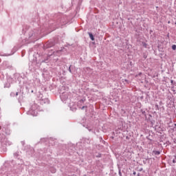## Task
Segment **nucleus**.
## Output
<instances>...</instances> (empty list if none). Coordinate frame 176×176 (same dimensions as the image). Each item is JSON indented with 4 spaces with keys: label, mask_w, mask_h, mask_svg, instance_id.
Listing matches in <instances>:
<instances>
[{
    "label": "nucleus",
    "mask_w": 176,
    "mask_h": 176,
    "mask_svg": "<svg viewBox=\"0 0 176 176\" xmlns=\"http://www.w3.org/2000/svg\"><path fill=\"white\" fill-rule=\"evenodd\" d=\"M88 34L89 35L90 39H91L92 41H94V36H93V34H91V32H89Z\"/></svg>",
    "instance_id": "f257e3e1"
},
{
    "label": "nucleus",
    "mask_w": 176,
    "mask_h": 176,
    "mask_svg": "<svg viewBox=\"0 0 176 176\" xmlns=\"http://www.w3.org/2000/svg\"><path fill=\"white\" fill-rule=\"evenodd\" d=\"M172 49L173 50H176V45H172Z\"/></svg>",
    "instance_id": "f03ea898"
},
{
    "label": "nucleus",
    "mask_w": 176,
    "mask_h": 176,
    "mask_svg": "<svg viewBox=\"0 0 176 176\" xmlns=\"http://www.w3.org/2000/svg\"><path fill=\"white\" fill-rule=\"evenodd\" d=\"M153 153H154L155 155H160V151H153Z\"/></svg>",
    "instance_id": "7ed1b4c3"
},
{
    "label": "nucleus",
    "mask_w": 176,
    "mask_h": 176,
    "mask_svg": "<svg viewBox=\"0 0 176 176\" xmlns=\"http://www.w3.org/2000/svg\"><path fill=\"white\" fill-rule=\"evenodd\" d=\"M170 83L173 85V83H174V80H171Z\"/></svg>",
    "instance_id": "20e7f679"
},
{
    "label": "nucleus",
    "mask_w": 176,
    "mask_h": 176,
    "mask_svg": "<svg viewBox=\"0 0 176 176\" xmlns=\"http://www.w3.org/2000/svg\"><path fill=\"white\" fill-rule=\"evenodd\" d=\"M144 47H146V43H144Z\"/></svg>",
    "instance_id": "39448f33"
},
{
    "label": "nucleus",
    "mask_w": 176,
    "mask_h": 176,
    "mask_svg": "<svg viewBox=\"0 0 176 176\" xmlns=\"http://www.w3.org/2000/svg\"><path fill=\"white\" fill-rule=\"evenodd\" d=\"M69 72H71V67L69 68Z\"/></svg>",
    "instance_id": "423d86ee"
},
{
    "label": "nucleus",
    "mask_w": 176,
    "mask_h": 176,
    "mask_svg": "<svg viewBox=\"0 0 176 176\" xmlns=\"http://www.w3.org/2000/svg\"><path fill=\"white\" fill-rule=\"evenodd\" d=\"M173 163H175V160H173Z\"/></svg>",
    "instance_id": "0eeeda50"
}]
</instances>
